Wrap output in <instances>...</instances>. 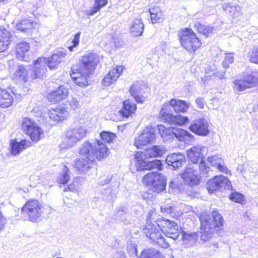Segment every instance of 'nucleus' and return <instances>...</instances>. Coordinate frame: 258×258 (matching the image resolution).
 <instances>
[{"mask_svg":"<svg viewBox=\"0 0 258 258\" xmlns=\"http://www.w3.org/2000/svg\"><path fill=\"white\" fill-rule=\"evenodd\" d=\"M79 153L89 160L94 161L95 159L100 160L107 157L109 150L102 141L97 140L93 143L85 142L80 147Z\"/></svg>","mask_w":258,"mask_h":258,"instance_id":"obj_1","label":"nucleus"},{"mask_svg":"<svg viewBox=\"0 0 258 258\" xmlns=\"http://www.w3.org/2000/svg\"><path fill=\"white\" fill-rule=\"evenodd\" d=\"M87 133V130L86 127L80 125L68 130L62 143L59 145L60 150L72 148L80 140L84 138Z\"/></svg>","mask_w":258,"mask_h":258,"instance_id":"obj_2","label":"nucleus"},{"mask_svg":"<svg viewBox=\"0 0 258 258\" xmlns=\"http://www.w3.org/2000/svg\"><path fill=\"white\" fill-rule=\"evenodd\" d=\"M181 45L187 51L194 52L201 45L199 38L191 29L184 28L178 34Z\"/></svg>","mask_w":258,"mask_h":258,"instance_id":"obj_3","label":"nucleus"},{"mask_svg":"<svg viewBox=\"0 0 258 258\" xmlns=\"http://www.w3.org/2000/svg\"><path fill=\"white\" fill-rule=\"evenodd\" d=\"M205 149V147L200 145L194 146L187 150V156L188 159L195 164L200 161L199 165L200 173L204 176H208L211 171L210 167L203 160V152Z\"/></svg>","mask_w":258,"mask_h":258,"instance_id":"obj_4","label":"nucleus"},{"mask_svg":"<svg viewBox=\"0 0 258 258\" xmlns=\"http://www.w3.org/2000/svg\"><path fill=\"white\" fill-rule=\"evenodd\" d=\"M99 61L98 55L94 53H89L84 55L79 63L72 67L75 71H81L84 75H90L95 69Z\"/></svg>","mask_w":258,"mask_h":258,"instance_id":"obj_5","label":"nucleus"},{"mask_svg":"<svg viewBox=\"0 0 258 258\" xmlns=\"http://www.w3.org/2000/svg\"><path fill=\"white\" fill-rule=\"evenodd\" d=\"M21 214L29 221L36 222L42 214V206L37 200H29L22 208Z\"/></svg>","mask_w":258,"mask_h":258,"instance_id":"obj_6","label":"nucleus"},{"mask_svg":"<svg viewBox=\"0 0 258 258\" xmlns=\"http://www.w3.org/2000/svg\"><path fill=\"white\" fill-rule=\"evenodd\" d=\"M166 179L164 175L158 172H151L146 174L143 178L144 183L152 188L157 192L165 189Z\"/></svg>","mask_w":258,"mask_h":258,"instance_id":"obj_7","label":"nucleus"},{"mask_svg":"<svg viewBox=\"0 0 258 258\" xmlns=\"http://www.w3.org/2000/svg\"><path fill=\"white\" fill-rule=\"evenodd\" d=\"M22 129L24 133L28 135L33 142L39 141L43 132L42 130L32 119L25 117L22 123Z\"/></svg>","mask_w":258,"mask_h":258,"instance_id":"obj_8","label":"nucleus"},{"mask_svg":"<svg viewBox=\"0 0 258 258\" xmlns=\"http://www.w3.org/2000/svg\"><path fill=\"white\" fill-rule=\"evenodd\" d=\"M155 137V128L151 125L147 126L142 134L135 139L134 145L138 149H141L143 146L152 143Z\"/></svg>","mask_w":258,"mask_h":258,"instance_id":"obj_9","label":"nucleus"},{"mask_svg":"<svg viewBox=\"0 0 258 258\" xmlns=\"http://www.w3.org/2000/svg\"><path fill=\"white\" fill-rule=\"evenodd\" d=\"M208 219H209V217L207 216L200 218L201 222L200 240L204 242H210V245L217 247L216 246L217 243L213 240L215 229L207 224Z\"/></svg>","mask_w":258,"mask_h":258,"instance_id":"obj_10","label":"nucleus"},{"mask_svg":"<svg viewBox=\"0 0 258 258\" xmlns=\"http://www.w3.org/2000/svg\"><path fill=\"white\" fill-rule=\"evenodd\" d=\"M231 187V183L230 180L222 175L214 177L207 182V188L210 194L221 188L229 189Z\"/></svg>","mask_w":258,"mask_h":258,"instance_id":"obj_11","label":"nucleus"},{"mask_svg":"<svg viewBox=\"0 0 258 258\" xmlns=\"http://www.w3.org/2000/svg\"><path fill=\"white\" fill-rule=\"evenodd\" d=\"M257 83V79L253 75L245 76L242 80H236L234 82V89L242 91L247 88L254 87Z\"/></svg>","mask_w":258,"mask_h":258,"instance_id":"obj_12","label":"nucleus"},{"mask_svg":"<svg viewBox=\"0 0 258 258\" xmlns=\"http://www.w3.org/2000/svg\"><path fill=\"white\" fill-rule=\"evenodd\" d=\"M189 129L195 134L201 136H206L209 133L208 121L203 118L194 120L190 125Z\"/></svg>","mask_w":258,"mask_h":258,"instance_id":"obj_13","label":"nucleus"},{"mask_svg":"<svg viewBox=\"0 0 258 258\" xmlns=\"http://www.w3.org/2000/svg\"><path fill=\"white\" fill-rule=\"evenodd\" d=\"M198 171L195 169L193 165L189 164L182 173V178L189 185H197L199 183Z\"/></svg>","mask_w":258,"mask_h":258,"instance_id":"obj_14","label":"nucleus"},{"mask_svg":"<svg viewBox=\"0 0 258 258\" xmlns=\"http://www.w3.org/2000/svg\"><path fill=\"white\" fill-rule=\"evenodd\" d=\"M46 58L39 57L34 62V70L30 71V78L32 79L40 78L44 75L46 70Z\"/></svg>","mask_w":258,"mask_h":258,"instance_id":"obj_15","label":"nucleus"},{"mask_svg":"<svg viewBox=\"0 0 258 258\" xmlns=\"http://www.w3.org/2000/svg\"><path fill=\"white\" fill-rule=\"evenodd\" d=\"M66 52V50L61 49L57 50L51 57L46 58L47 67L50 70L55 69L64 60L67 55Z\"/></svg>","mask_w":258,"mask_h":258,"instance_id":"obj_16","label":"nucleus"},{"mask_svg":"<svg viewBox=\"0 0 258 258\" xmlns=\"http://www.w3.org/2000/svg\"><path fill=\"white\" fill-rule=\"evenodd\" d=\"M166 162L169 166H172L174 169H178L182 166L185 162L184 155L178 152L169 154L166 159Z\"/></svg>","mask_w":258,"mask_h":258,"instance_id":"obj_17","label":"nucleus"},{"mask_svg":"<svg viewBox=\"0 0 258 258\" xmlns=\"http://www.w3.org/2000/svg\"><path fill=\"white\" fill-rule=\"evenodd\" d=\"M31 146V142L26 140H22L19 142L16 139L10 141L11 153L14 156L17 155L23 150Z\"/></svg>","mask_w":258,"mask_h":258,"instance_id":"obj_18","label":"nucleus"},{"mask_svg":"<svg viewBox=\"0 0 258 258\" xmlns=\"http://www.w3.org/2000/svg\"><path fill=\"white\" fill-rule=\"evenodd\" d=\"M207 216L209 217L207 219V224L215 229L216 227H220L223 225L224 220L222 216L217 211L213 210L212 212V216L207 213H202L200 218Z\"/></svg>","mask_w":258,"mask_h":258,"instance_id":"obj_19","label":"nucleus"},{"mask_svg":"<svg viewBox=\"0 0 258 258\" xmlns=\"http://www.w3.org/2000/svg\"><path fill=\"white\" fill-rule=\"evenodd\" d=\"M68 94V88L64 86H60L57 90L48 94L47 98L50 102L56 103L66 99Z\"/></svg>","mask_w":258,"mask_h":258,"instance_id":"obj_20","label":"nucleus"},{"mask_svg":"<svg viewBox=\"0 0 258 258\" xmlns=\"http://www.w3.org/2000/svg\"><path fill=\"white\" fill-rule=\"evenodd\" d=\"M123 69V66H118L111 70L103 79L102 84L104 86H109L113 84L120 76Z\"/></svg>","mask_w":258,"mask_h":258,"instance_id":"obj_21","label":"nucleus"},{"mask_svg":"<svg viewBox=\"0 0 258 258\" xmlns=\"http://www.w3.org/2000/svg\"><path fill=\"white\" fill-rule=\"evenodd\" d=\"M75 168L80 174H87L93 168L94 161L84 158L77 159L74 163Z\"/></svg>","mask_w":258,"mask_h":258,"instance_id":"obj_22","label":"nucleus"},{"mask_svg":"<svg viewBox=\"0 0 258 258\" xmlns=\"http://www.w3.org/2000/svg\"><path fill=\"white\" fill-rule=\"evenodd\" d=\"M111 182L109 188L105 189L102 192L104 198L107 201H112L117 195L120 186V181L118 178H114Z\"/></svg>","mask_w":258,"mask_h":258,"instance_id":"obj_23","label":"nucleus"},{"mask_svg":"<svg viewBox=\"0 0 258 258\" xmlns=\"http://www.w3.org/2000/svg\"><path fill=\"white\" fill-rule=\"evenodd\" d=\"M30 73L24 65H18L15 72L12 75V78L17 83H24L28 80Z\"/></svg>","mask_w":258,"mask_h":258,"instance_id":"obj_24","label":"nucleus"},{"mask_svg":"<svg viewBox=\"0 0 258 258\" xmlns=\"http://www.w3.org/2000/svg\"><path fill=\"white\" fill-rule=\"evenodd\" d=\"M68 114L67 109L63 107L52 109L48 112L49 119L55 122L66 119Z\"/></svg>","mask_w":258,"mask_h":258,"instance_id":"obj_25","label":"nucleus"},{"mask_svg":"<svg viewBox=\"0 0 258 258\" xmlns=\"http://www.w3.org/2000/svg\"><path fill=\"white\" fill-rule=\"evenodd\" d=\"M29 49V44L26 42L22 41L17 44L16 48L17 58L20 60L28 61V57L27 54Z\"/></svg>","mask_w":258,"mask_h":258,"instance_id":"obj_26","label":"nucleus"},{"mask_svg":"<svg viewBox=\"0 0 258 258\" xmlns=\"http://www.w3.org/2000/svg\"><path fill=\"white\" fill-rule=\"evenodd\" d=\"M208 161L211 166L218 169L219 171L227 173L228 169L224 165V161L219 155H214L208 158Z\"/></svg>","mask_w":258,"mask_h":258,"instance_id":"obj_27","label":"nucleus"},{"mask_svg":"<svg viewBox=\"0 0 258 258\" xmlns=\"http://www.w3.org/2000/svg\"><path fill=\"white\" fill-rule=\"evenodd\" d=\"M137 109V106L133 100L127 99L123 102V107L119 111L122 116L128 117L134 114Z\"/></svg>","mask_w":258,"mask_h":258,"instance_id":"obj_28","label":"nucleus"},{"mask_svg":"<svg viewBox=\"0 0 258 258\" xmlns=\"http://www.w3.org/2000/svg\"><path fill=\"white\" fill-rule=\"evenodd\" d=\"M70 76L78 86L84 87L88 85L87 78L89 75H84L81 71H75L71 69Z\"/></svg>","mask_w":258,"mask_h":258,"instance_id":"obj_29","label":"nucleus"},{"mask_svg":"<svg viewBox=\"0 0 258 258\" xmlns=\"http://www.w3.org/2000/svg\"><path fill=\"white\" fill-rule=\"evenodd\" d=\"M145 234L153 242L156 241L161 236V233L159 229H157L153 224L147 225L144 229Z\"/></svg>","mask_w":258,"mask_h":258,"instance_id":"obj_30","label":"nucleus"},{"mask_svg":"<svg viewBox=\"0 0 258 258\" xmlns=\"http://www.w3.org/2000/svg\"><path fill=\"white\" fill-rule=\"evenodd\" d=\"M174 138L179 141L186 142L193 139L194 136L184 130L173 127L172 139Z\"/></svg>","mask_w":258,"mask_h":258,"instance_id":"obj_31","label":"nucleus"},{"mask_svg":"<svg viewBox=\"0 0 258 258\" xmlns=\"http://www.w3.org/2000/svg\"><path fill=\"white\" fill-rule=\"evenodd\" d=\"M11 42V34L6 29H0V52L6 50Z\"/></svg>","mask_w":258,"mask_h":258,"instance_id":"obj_32","label":"nucleus"},{"mask_svg":"<svg viewBox=\"0 0 258 258\" xmlns=\"http://www.w3.org/2000/svg\"><path fill=\"white\" fill-rule=\"evenodd\" d=\"M168 104L169 106H171L176 112H185L187 111L189 104L180 99H172Z\"/></svg>","mask_w":258,"mask_h":258,"instance_id":"obj_33","label":"nucleus"},{"mask_svg":"<svg viewBox=\"0 0 258 258\" xmlns=\"http://www.w3.org/2000/svg\"><path fill=\"white\" fill-rule=\"evenodd\" d=\"M198 235L196 232L188 233L182 232L183 243L185 247H189L195 244L198 238Z\"/></svg>","mask_w":258,"mask_h":258,"instance_id":"obj_34","label":"nucleus"},{"mask_svg":"<svg viewBox=\"0 0 258 258\" xmlns=\"http://www.w3.org/2000/svg\"><path fill=\"white\" fill-rule=\"evenodd\" d=\"M13 102L11 94L7 90L0 89V106L7 108L12 104Z\"/></svg>","mask_w":258,"mask_h":258,"instance_id":"obj_35","label":"nucleus"},{"mask_svg":"<svg viewBox=\"0 0 258 258\" xmlns=\"http://www.w3.org/2000/svg\"><path fill=\"white\" fill-rule=\"evenodd\" d=\"M165 152V147L163 146H155L146 150L144 157L146 158L157 157L161 156Z\"/></svg>","mask_w":258,"mask_h":258,"instance_id":"obj_36","label":"nucleus"},{"mask_svg":"<svg viewBox=\"0 0 258 258\" xmlns=\"http://www.w3.org/2000/svg\"><path fill=\"white\" fill-rule=\"evenodd\" d=\"M145 152H142L141 155L138 154L135 156L136 159V167L138 171H142L144 170H149L148 165L149 164V161L146 160L144 158V154Z\"/></svg>","mask_w":258,"mask_h":258,"instance_id":"obj_37","label":"nucleus"},{"mask_svg":"<svg viewBox=\"0 0 258 258\" xmlns=\"http://www.w3.org/2000/svg\"><path fill=\"white\" fill-rule=\"evenodd\" d=\"M139 258H165V256L159 251L151 248L143 250Z\"/></svg>","mask_w":258,"mask_h":258,"instance_id":"obj_38","label":"nucleus"},{"mask_svg":"<svg viewBox=\"0 0 258 258\" xmlns=\"http://www.w3.org/2000/svg\"><path fill=\"white\" fill-rule=\"evenodd\" d=\"M159 134L165 141L172 140V134L173 127H166L162 124H159L157 126Z\"/></svg>","mask_w":258,"mask_h":258,"instance_id":"obj_39","label":"nucleus"},{"mask_svg":"<svg viewBox=\"0 0 258 258\" xmlns=\"http://www.w3.org/2000/svg\"><path fill=\"white\" fill-rule=\"evenodd\" d=\"M168 107H169L168 103H165L163 107L160 111L159 116L161 117V118L165 122H168L171 124H173V121L175 115L166 112V110L167 109Z\"/></svg>","mask_w":258,"mask_h":258,"instance_id":"obj_40","label":"nucleus"},{"mask_svg":"<svg viewBox=\"0 0 258 258\" xmlns=\"http://www.w3.org/2000/svg\"><path fill=\"white\" fill-rule=\"evenodd\" d=\"M144 25L140 20H136L131 28V32L134 36H139L142 34Z\"/></svg>","mask_w":258,"mask_h":258,"instance_id":"obj_41","label":"nucleus"},{"mask_svg":"<svg viewBox=\"0 0 258 258\" xmlns=\"http://www.w3.org/2000/svg\"><path fill=\"white\" fill-rule=\"evenodd\" d=\"M223 8L233 18H236L240 15V8L239 6L225 4L223 6Z\"/></svg>","mask_w":258,"mask_h":258,"instance_id":"obj_42","label":"nucleus"},{"mask_svg":"<svg viewBox=\"0 0 258 258\" xmlns=\"http://www.w3.org/2000/svg\"><path fill=\"white\" fill-rule=\"evenodd\" d=\"M33 27V23L30 19L23 20L16 25L17 30L25 33L27 30L32 29Z\"/></svg>","mask_w":258,"mask_h":258,"instance_id":"obj_43","label":"nucleus"},{"mask_svg":"<svg viewBox=\"0 0 258 258\" xmlns=\"http://www.w3.org/2000/svg\"><path fill=\"white\" fill-rule=\"evenodd\" d=\"M70 179V172L68 167L64 165L61 173L58 178V181L59 183L65 184Z\"/></svg>","mask_w":258,"mask_h":258,"instance_id":"obj_44","label":"nucleus"},{"mask_svg":"<svg viewBox=\"0 0 258 258\" xmlns=\"http://www.w3.org/2000/svg\"><path fill=\"white\" fill-rule=\"evenodd\" d=\"M195 28L199 33L203 34L206 38L208 37V35L213 31L212 27L206 26L199 23L195 24Z\"/></svg>","mask_w":258,"mask_h":258,"instance_id":"obj_45","label":"nucleus"},{"mask_svg":"<svg viewBox=\"0 0 258 258\" xmlns=\"http://www.w3.org/2000/svg\"><path fill=\"white\" fill-rule=\"evenodd\" d=\"M130 92L137 103H142L143 102V97L139 95L138 87L137 85H133L131 86Z\"/></svg>","mask_w":258,"mask_h":258,"instance_id":"obj_46","label":"nucleus"},{"mask_svg":"<svg viewBox=\"0 0 258 258\" xmlns=\"http://www.w3.org/2000/svg\"><path fill=\"white\" fill-rule=\"evenodd\" d=\"M100 136L102 141L104 142L103 143L104 144L105 143L110 144L112 142L115 137V136L114 134L106 131H104L100 133Z\"/></svg>","mask_w":258,"mask_h":258,"instance_id":"obj_47","label":"nucleus"},{"mask_svg":"<svg viewBox=\"0 0 258 258\" xmlns=\"http://www.w3.org/2000/svg\"><path fill=\"white\" fill-rule=\"evenodd\" d=\"M108 3V0H95V3L92 9L91 10L90 14L94 15L99 11L100 9L104 7Z\"/></svg>","mask_w":258,"mask_h":258,"instance_id":"obj_48","label":"nucleus"},{"mask_svg":"<svg viewBox=\"0 0 258 258\" xmlns=\"http://www.w3.org/2000/svg\"><path fill=\"white\" fill-rule=\"evenodd\" d=\"M189 122V119L188 117L182 116L180 114L175 115L173 124L182 125L186 124Z\"/></svg>","mask_w":258,"mask_h":258,"instance_id":"obj_49","label":"nucleus"},{"mask_svg":"<svg viewBox=\"0 0 258 258\" xmlns=\"http://www.w3.org/2000/svg\"><path fill=\"white\" fill-rule=\"evenodd\" d=\"M234 59L233 52L226 53L224 59L222 62L223 68H228L230 64H232L234 62Z\"/></svg>","mask_w":258,"mask_h":258,"instance_id":"obj_50","label":"nucleus"},{"mask_svg":"<svg viewBox=\"0 0 258 258\" xmlns=\"http://www.w3.org/2000/svg\"><path fill=\"white\" fill-rule=\"evenodd\" d=\"M149 12L152 23H155L157 22L161 16V13L159 12V9L158 8H151L149 10Z\"/></svg>","mask_w":258,"mask_h":258,"instance_id":"obj_51","label":"nucleus"},{"mask_svg":"<svg viewBox=\"0 0 258 258\" xmlns=\"http://www.w3.org/2000/svg\"><path fill=\"white\" fill-rule=\"evenodd\" d=\"M149 170L157 169L158 170H161L162 169V164L161 161L159 160L149 161Z\"/></svg>","mask_w":258,"mask_h":258,"instance_id":"obj_52","label":"nucleus"},{"mask_svg":"<svg viewBox=\"0 0 258 258\" xmlns=\"http://www.w3.org/2000/svg\"><path fill=\"white\" fill-rule=\"evenodd\" d=\"M230 199L236 203H241L243 201V196L238 192H234L232 193L229 196Z\"/></svg>","mask_w":258,"mask_h":258,"instance_id":"obj_53","label":"nucleus"},{"mask_svg":"<svg viewBox=\"0 0 258 258\" xmlns=\"http://www.w3.org/2000/svg\"><path fill=\"white\" fill-rule=\"evenodd\" d=\"M158 244L160 246L167 248L169 246V242L167 240L166 238L164 237L162 235L155 242Z\"/></svg>","mask_w":258,"mask_h":258,"instance_id":"obj_54","label":"nucleus"},{"mask_svg":"<svg viewBox=\"0 0 258 258\" xmlns=\"http://www.w3.org/2000/svg\"><path fill=\"white\" fill-rule=\"evenodd\" d=\"M250 60L253 63L258 64V46L253 48L250 54Z\"/></svg>","mask_w":258,"mask_h":258,"instance_id":"obj_55","label":"nucleus"},{"mask_svg":"<svg viewBox=\"0 0 258 258\" xmlns=\"http://www.w3.org/2000/svg\"><path fill=\"white\" fill-rule=\"evenodd\" d=\"M167 219H166L165 218L162 217L161 218H158L156 221H155L156 222L157 225H158V227L160 228V230L162 231V229H165L166 227H167Z\"/></svg>","mask_w":258,"mask_h":258,"instance_id":"obj_56","label":"nucleus"},{"mask_svg":"<svg viewBox=\"0 0 258 258\" xmlns=\"http://www.w3.org/2000/svg\"><path fill=\"white\" fill-rule=\"evenodd\" d=\"M114 179V177L112 176H107L105 178H100L98 181V184L101 186H103L105 184L110 183Z\"/></svg>","mask_w":258,"mask_h":258,"instance_id":"obj_57","label":"nucleus"},{"mask_svg":"<svg viewBox=\"0 0 258 258\" xmlns=\"http://www.w3.org/2000/svg\"><path fill=\"white\" fill-rule=\"evenodd\" d=\"M156 216V213L155 211L150 210L147 216V225L150 224L149 222H151L150 224H152V221H154L155 216Z\"/></svg>","mask_w":258,"mask_h":258,"instance_id":"obj_58","label":"nucleus"},{"mask_svg":"<svg viewBox=\"0 0 258 258\" xmlns=\"http://www.w3.org/2000/svg\"><path fill=\"white\" fill-rule=\"evenodd\" d=\"M164 213L169 214L171 217H175L177 215L174 207H169L164 209Z\"/></svg>","mask_w":258,"mask_h":258,"instance_id":"obj_59","label":"nucleus"},{"mask_svg":"<svg viewBox=\"0 0 258 258\" xmlns=\"http://www.w3.org/2000/svg\"><path fill=\"white\" fill-rule=\"evenodd\" d=\"M180 230H178L177 231L175 230L174 233H171L168 232V233H167V235H165L166 237H168L170 238L173 239V240H176L178 238V237L180 236Z\"/></svg>","mask_w":258,"mask_h":258,"instance_id":"obj_60","label":"nucleus"},{"mask_svg":"<svg viewBox=\"0 0 258 258\" xmlns=\"http://www.w3.org/2000/svg\"><path fill=\"white\" fill-rule=\"evenodd\" d=\"M69 102L71 108L73 109H75L79 106V101L76 98H72Z\"/></svg>","mask_w":258,"mask_h":258,"instance_id":"obj_61","label":"nucleus"},{"mask_svg":"<svg viewBox=\"0 0 258 258\" xmlns=\"http://www.w3.org/2000/svg\"><path fill=\"white\" fill-rule=\"evenodd\" d=\"M115 216V218L116 220L123 221V220L124 219V218L125 217V214L124 210H118Z\"/></svg>","mask_w":258,"mask_h":258,"instance_id":"obj_62","label":"nucleus"},{"mask_svg":"<svg viewBox=\"0 0 258 258\" xmlns=\"http://www.w3.org/2000/svg\"><path fill=\"white\" fill-rule=\"evenodd\" d=\"M127 250L131 254L137 255V248L136 244L133 243L127 246Z\"/></svg>","mask_w":258,"mask_h":258,"instance_id":"obj_63","label":"nucleus"},{"mask_svg":"<svg viewBox=\"0 0 258 258\" xmlns=\"http://www.w3.org/2000/svg\"><path fill=\"white\" fill-rule=\"evenodd\" d=\"M81 35V32H78L75 36L74 38L73 39L72 42L73 43V45L74 46H77L79 44L80 41V37Z\"/></svg>","mask_w":258,"mask_h":258,"instance_id":"obj_64","label":"nucleus"}]
</instances>
